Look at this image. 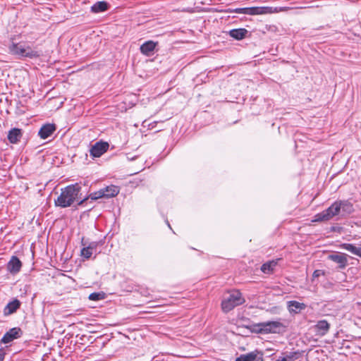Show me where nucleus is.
I'll use <instances>...</instances> for the list:
<instances>
[{
  "mask_svg": "<svg viewBox=\"0 0 361 361\" xmlns=\"http://www.w3.org/2000/svg\"><path fill=\"white\" fill-rule=\"evenodd\" d=\"M282 355L283 356H281V361H294L300 357L301 353L300 351H293L283 353Z\"/></svg>",
  "mask_w": 361,
  "mask_h": 361,
  "instance_id": "4be33fe9",
  "label": "nucleus"
},
{
  "mask_svg": "<svg viewBox=\"0 0 361 361\" xmlns=\"http://www.w3.org/2000/svg\"><path fill=\"white\" fill-rule=\"evenodd\" d=\"M244 302L245 299L243 298L241 293L239 290H233L222 300L221 308L224 312H228Z\"/></svg>",
  "mask_w": 361,
  "mask_h": 361,
  "instance_id": "20e7f679",
  "label": "nucleus"
},
{
  "mask_svg": "<svg viewBox=\"0 0 361 361\" xmlns=\"http://www.w3.org/2000/svg\"><path fill=\"white\" fill-rule=\"evenodd\" d=\"M108 9V4L106 1H98L93 4L91 11L93 13L104 12Z\"/></svg>",
  "mask_w": 361,
  "mask_h": 361,
  "instance_id": "5701e85b",
  "label": "nucleus"
},
{
  "mask_svg": "<svg viewBox=\"0 0 361 361\" xmlns=\"http://www.w3.org/2000/svg\"><path fill=\"white\" fill-rule=\"evenodd\" d=\"M102 189L105 193L106 198H111L115 197L119 193L120 191V189L118 186L113 185L106 186Z\"/></svg>",
  "mask_w": 361,
  "mask_h": 361,
  "instance_id": "412c9836",
  "label": "nucleus"
},
{
  "mask_svg": "<svg viewBox=\"0 0 361 361\" xmlns=\"http://www.w3.org/2000/svg\"><path fill=\"white\" fill-rule=\"evenodd\" d=\"M307 305L305 303L299 302L295 300H290L287 302V307L290 314H298L302 310L306 308Z\"/></svg>",
  "mask_w": 361,
  "mask_h": 361,
  "instance_id": "9b49d317",
  "label": "nucleus"
},
{
  "mask_svg": "<svg viewBox=\"0 0 361 361\" xmlns=\"http://www.w3.org/2000/svg\"><path fill=\"white\" fill-rule=\"evenodd\" d=\"M56 130V126L54 123L44 124L38 132V135L41 139L45 140L50 137Z\"/></svg>",
  "mask_w": 361,
  "mask_h": 361,
  "instance_id": "1a4fd4ad",
  "label": "nucleus"
},
{
  "mask_svg": "<svg viewBox=\"0 0 361 361\" xmlns=\"http://www.w3.org/2000/svg\"><path fill=\"white\" fill-rule=\"evenodd\" d=\"M23 267L22 262L16 256H12L7 263V271L12 275H16L19 273Z\"/></svg>",
  "mask_w": 361,
  "mask_h": 361,
  "instance_id": "6e6552de",
  "label": "nucleus"
},
{
  "mask_svg": "<svg viewBox=\"0 0 361 361\" xmlns=\"http://www.w3.org/2000/svg\"><path fill=\"white\" fill-rule=\"evenodd\" d=\"M104 293L101 292V293H92L91 294H90L88 298L90 300H93V301H99V300H103L104 298Z\"/></svg>",
  "mask_w": 361,
  "mask_h": 361,
  "instance_id": "bb28decb",
  "label": "nucleus"
},
{
  "mask_svg": "<svg viewBox=\"0 0 361 361\" xmlns=\"http://www.w3.org/2000/svg\"><path fill=\"white\" fill-rule=\"evenodd\" d=\"M327 258L336 263L340 269H343L348 266L347 255L345 253L334 252L328 255Z\"/></svg>",
  "mask_w": 361,
  "mask_h": 361,
  "instance_id": "0eeeda50",
  "label": "nucleus"
},
{
  "mask_svg": "<svg viewBox=\"0 0 361 361\" xmlns=\"http://www.w3.org/2000/svg\"><path fill=\"white\" fill-rule=\"evenodd\" d=\"M9 53L16 56L18 59L22 58H38L40 56L39 51L34 50L30 46L22 43L12 42L8 47Z\"/></svg>",
  "mask_w": 361,
  "mask_h": 361,
  "instance_id": "7ed1b4c3",
  "label": "nucleus"
},
{
  "mask_svg": "<svg viewBox=\"0 0 361 361\" xmlns=\"http://www.w3.org/2000/svg\"><path fill=\"white\" fill-rule=\"evenodd\" d=\"M98 243L97 242H91L87 245L88 248L90 249L92 252L93 250H96L97 247Z\"/></svg>",
  "mask_w": 361,
  "mask_h": 361,
  "instance_id": "c85d7f7f",
  "label": "nucleus"
},
{
  "mask_svg": "<svg viewBox=\"0 0 361 361\" xmlns=\"http://www.w3.org/2000/svg\"><path fill=\"white\" fill-rule=\"evenodd\" d=\"M288 9V7H280L279 9L276 8V11H286Z\"/></svg>",
  "mask_w": 361,
  "mask_h": 361,
  "instance_id": "7c9ffc66",
  "label": "nucleus"
},
{
  "mask_svg": "<svg viewBox=\"0 0 361 361\" xmlns=\"http://www.w3.org/2000/svg\"><path fill=\"white\" fill-rule=\"evenodd\" d=\"M340 247L349 251L350 253L361 257V247L355 246L350 243H343L340 245Z\"/></svg>",
  "mask_w": 361,
  "mask_h": 361,
  "instance_id": "6ab92c4d",
  "label": "nucleus"
},
{
  "mask_svg": "<svg viewBox=\"0 0 361 361\" xmlns=\"http://www.w3.org/2000/svg\"><path fill=\"white\" fill-rule=\"evenodd\" d=\"M323 274H324L323 271L317 269L313 272L312 276H313V278H318L319 276H320L321 275H323Z\"/></svg>",
  "mask_w": 361,
  "mask_h": 361,
  "instance_id": "c756f323",
  "label": "nucleus"
},
{
  "mask_svg": "<svg viewBox=\"0 0 361 361\" xmlns=\"http://www.w3.org/2000/svg\"><path fill=\"white\" fill-rule=\"evenodd\" d=\"M338 202L341 216L349 215L354 212L353 205L348 200H338Z\"/></svg>",
  "mask_w": 361,
  "mask_h": 361,
  "instance_id": "f8f14e48",
  "label": "nucleus"
},
{
  "mask_svg": "<svg viewBox=\"0 0 361 361\" xmlns=\"http://www.w3.org/2000/svg\"><path fill=\"white\" fill-rule=\"evenodd\" d=\"M248 31L245 28L233 29L229 31V35L237 40L244 39Z\"/></svg>",
  "mask_w": 361,
  "mask_h": 361,
  "instance_id": "a211bd4d",
  "label": "nucleus"
},
{
  "mask_svg": "<svg viewBox=\"0 0 361 361\" xmlns=\"http://www.w3.org/2000/svg\"><path fill=\"white\" fill-rule=\"evenodd\" d=\"M20 306V302L18 300L15 299L13 301L8 302L4 307V315H9L14 313Z\"/></svg>",
  "mask_w": 361,
  "mask_h": 361,
  "instance_id": "2eb2a0df",
  "label": "nucleus"
},
{
  "mask_svg": "<svg viewBox=\"0 0 361 361\" xmlns=\"http://www.w3.org/2000/svg\"><path fill=\"white\" fill-rule=\"evenodd\" d=\"M89 197L93 200H98L99 198H103V197L106 198V195H105L104 192L103 191V189H100L99 190H98L95 192L91 193L89 197H85L82 198V200H80L78 202V205L83 204L84 202H86Z\"/></svg>",
  "mask_w": 361,
  "mask_h": 361,
  "instance_id": "aec40b11",
  "label": "nucleus"
},
{
  "mask_svg": "<svg viewBox=\"0 0 361 361\" xmlns=\"http://www.w3.org/2000/svg\"><path fill=\"white\" fill-rule=\"evenodd\" d=\"M341 214L340 207L338 200L334 202L330 207L322 211L320 213L317 214L314 216V219L312 221L321 222L327 221L331 219L333 217Z\"/></svg>",
  "mask_w": 361,
  "mask_h": 361,
  "instance_id": "39448f33",
  "label": "nucleus"
},
{
  "mask_svg": "<svg viewBox=\"0 0 361 361\" xmlns=\"http://www.w3.org/2000/svg\"><path fill=\"white\" fill-rule=\"evenodd\" d=\"M281 357H279V359H277L276 361H281Z\"/></svg>",
  "mask_w": 361,
  "mask_h": 361,
  "instance_id": "473e14b6",
  "label": "nucleus"
},
{
  "mask_svg": "<svg viewBox=\"0 0 361 361\" xmlns=\"http://www.w3.org/2000/svg\"><path fill=\"white\" fill-rule=\"evenodd\" d=\"M316 331L320 335H325L329 330L330 324L326 320L318 321L314 326Z\"/></svg>",
  "mask_w": 361,
  "mask_h": 361,
  "instance_id": "dca6fc26",
  "label": "nucleus"
},
{
  "mask_svg": "<svg viewBox=\"0 0 361 361\" xmlns=\"http://www.w3.org/2000/svg\"><path fill=\"white\" fill-rule=\"evenodd\" d=\"M23 136L22 130L19 128H12L8 131V140L12 144L18 143Z\"/></svg>",
  "mask_w": 361,
  "mask_h": 361,
  "instance_id": "ddd939ff",
  "label": "nucleus"
},
{
  "mask_svg": "<svg viewBox=\"0 0 361 361\" xmlns=\"http://www.w3.org/2000/svg\"><path fill=\"white\" fill-rule=\"evenodd\" d=\"M258 355L257 351H252L247 354L240 355L235 361H255Z\"/></svg>",
  "mask_w": 361,
  "mask_h": 361,
  "instance_id": "b1692460",
  "label": "nucleus"
},
{
  "mask_svg": "<svg viewBox=\"0 0 361 361\" xmlns=\"http://www.w3.org/2000/svg\"><path fill=\"white\" fill-rule=\"evenodd\" d=\"M157 43L153 41L145 42L140 46V51L142 54L146 56H151L155 49Z\"/></svg>",
  "mask_w": 361,
  "mask_h": 361,
  "instance_id": "4468645a",
  "label": "nucleus"
},
{
  "mask_svg": "<svg viewBox=\"0 0 361 361\" xmlns=\"http://www.w3.org/2000/svg\"><path fill=\"white\" fill-rule=\"evenodd\" d=\"M4 359V353L2 352H0V361H3Z\"/></svg>",
  "mask_w": 361,
  "mask_h": 361,
  "instance_id": "2f4dec72",
  "label": "nucleus"
},
{
  "mask_svg": "<svg viewBox=\"0 0 361 361\" xmlns=\"http://www.w3.org/2000/svg\"><path fill=\"white\" fill-rule=\"evenodd\" d=\"M109 147V145L106 142H97L91 147L90 149V154L93 157H100L108 150Z\"/></svg>",
  "mask_w": 361,
  "mask_h": 361,
  "instance_id": "423d86ee",
  "label": "nucleus"
},
{
  "mask_svg": "<svg viewBox=\"0 0 361 361\" xmlns=\"http://www.w3.org/2000/svg\"><path fill=\"white\" fill-rule=\"evenodd\" d=\"M81 189L80 184L78 183L62 188L60 195L54 201L55 205L66 208L71 206L75 200H82Z\"/></svg>",
  "mask_w": 361,
  "mask_h": 361,
  "instance_id": "f257e3e1",
  "label": "nucleus"
},
{
  "mask_svg": "<svg viewBox=\"0 0 361 361\" xmlns=\"http://www.w3.org/2000/svg\"><path fill=\"white\" fill-rule=\"evenodd\" d=\"M21 329L18 327L11 329L7 331L1 338L3 343H8L13 341L14 339L18 338L20 336Z\"/></svg>",
  "mask_w": 361,
  "mask_h": 361,
  "instance_id": "9d476101",
  "label": "nucleus"
},
{
  "mask_svg": "<svg viewBox=\"0 0 361 361\" xmlns=\"http://www.w3.org/2000/svg\"><path fill=\"white\" fill-rule=\"evenodd\" d=\"M233 11L237 13H243L247 15V8H237L234 9Z\"/></svg>",
  "mask_w": 361,
  "mask_h": 361,
  "instance_id": "cd10ccee",
  "label": "nucleus"
},
{
  "mask_svg": "<svg viewBox=\"0 0 361 361\" xmlns=\"http://www.w3.org/2000/svg\"><path fill=\"white\" fill-rule=\"evenodd\" d=\"M286 326L279 321H268L255 324L251 331L256 334H281L286 331Z\"/></svg>",
  "mask_w": 361,
  "mask_h": 361,
  "instance_id": "f03ea898",
  "label": "nucleus"
},
{
  "mask_svg": "<svg viewBox=\"0 0 361 361\" xmlns=\"http://www.w3.org/2000/svg\"><path fill=\"white\" fill-rule=\"evenodd\" d=\"M276 264L277 263L275 261H269L266 262L262 264L261 270L265 274L270 273L274 270V268L276 267Z\"/></svg>",
  "mask_w": 361,
  "mask_h": 361,
  "instance_id": "393cba45",
  "label": "nucleus"
},
{
  "mask_svg": "<svg viewBox=\"0 0 361 361\" xmlns=\"http://www.w3.org/2000/svg\"><path fill=\"white\" fill-rule=\"evenodd\" d=\"M271 12V7H248L247 15L255 16Z\"/></svg>",
  "mask_w": 361,
  "mask_h": 361,
  "instance_id": "f3484780",
  "label": "nucleus"
},
{
  "mask_svg": "<svg viewBox=\"0 0 361 361\" xmlns=\"http://www.w3.org/2000/svg\"><path fill=\"white\" fill-rule=\"evenodd\" d=\"M82 245L84 247L81 250V256L85 259H89L92 255V251L83 243V239L82 240Z\"/></svg>",
  "mask_w": 361,
  "mask_h": 361,
  "instance_id": "a878e982",
  "label": "nucleus"
}]
</instances>
